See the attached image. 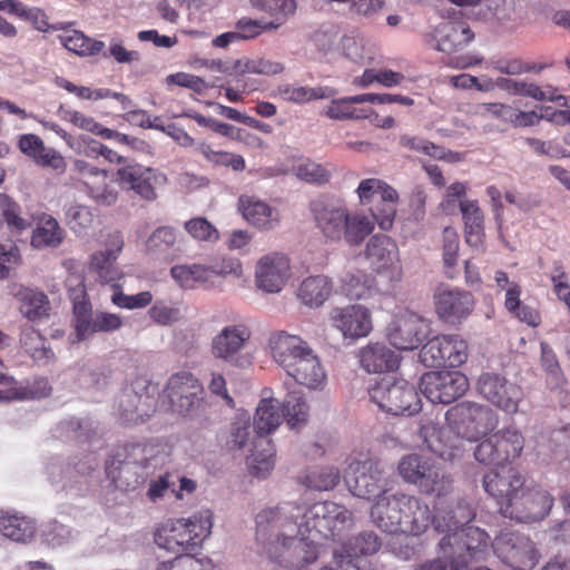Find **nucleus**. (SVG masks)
<instances>
[{"mask_svg":"<svg viewBox=\"0 0 570 570\" xmlns=\"http://www.w3.org/2000/svg\"><path fill=\"white\" fill-rule=\"evenodd\" d=\"M492 547L498 558L514 570H532L539 562L534 542L518 531H502Z\"/></svg>","mask_w":570,"mask_h":570,"instance_id":"15","label":"nucleus"},{"mask_svg":"<svg viewBox=\"0 0 570 570\" xmlns=\"http://www.w3.org/2000/svg\"><path fill=\"white\" fill-rule=\"evenodd\" d=\"M433 304L440 321L459 326L473 314L476 301L470 291L442 285L434 292Z\"/></svg>","mask_w":570,"mask_h":570,"instance_id":"17","label":"nucleus"},{"mask_svg":"<svg viewBox=\"0 0 570 570\" xmlns=\"http://www.w3.org/2000/svg\"><path fill=\"white\" fill-rule=\"evenodd\" d=\"M317 534H298L294 540H289L285 549L282 550L279 559H275L285 567H304L313 563L321 554Z\"/></svg>","mask_w":570,"mask_h":570,"instance_id":"26","label":"nucleus"},{"mask_svg":"<svg viewBox=\"0 0 570 570\" xmlns=\"http://www.w3.org/2000/svg\"><path fill=\"white\" fill-rule=\"evenodd\" d=\"M302 511V504L287 502L257 513L256 540L271 559H279L287 542L303 534Z\"/></svg>","mask_w":570,"mask_h":570,"instance_id":"3","label":"nucleus"},{"mask_svg":"<svg viewBox=\"0 0 570 570\" xmlns=\"http://www.w3.org/2000/svg\"><path fill=\"white\" fill-rule=\"evenodd\" d=\"M36 528L31 519L0 511V533L13 541L26 542L35 534Z\"/></svg>","mask_w":570,"mask_h":570,"instance_id":"41","label":"nucleus"},{"mask_svg":"<svg viewBox=\"0 0 570 570\" xmlns=\"http://www.w3.org/2000/svg\"><path fill=\"white\" fill-rule=\"evenodd\" d=\"M371 400L393 415H413L422 404L415 387L403 379L383 377L368 389Z\"/></svg>","mask_w":570,"mask_h":570,"instance_id":"9","label":"nucleus"},{"mask_svg":"<svg viewBox=\"0 0 570 570\" xmlns=\"http://www.w3.org/2000/svg\"><path fill=\"white\" fill-rule=\"evenodd\" d=\"M0 218L11 234H21L31 226L22 216L21 206L4 193H0Z\"/></svg>","mask_w":570,"mask_h":570,"instance_id":"47","label":"nucleus"},{"mask_svg":"<svg viewBox=\"0 0 570 570\" xmlns=\"http://www.w3.org/2000/svg\"><path fill=\"white\" fill-rule=\"evenodd\" d=\"M287 99L293 102L303 104L315 99L331 98L336 95V90L330 87H287L284 90Z\"/></svg>","mask_w":570,"mask_h":570,"instance_id":"61","label":"nucleus"},{"mask_svg":"<svg viewBox=\"0 0 570 570\" xmlns=\"http://www.w3.org/2000/svg\"><path fill=\"white\" fill-rule=\"evenodd\" d=\"M65 238V232L58 220L48 214H42L36 228L32 230L30 244L33 248H56Z\"/></svg>","mask_w":570,"mask_h":570,"instance_id":"37","label":"nucleus"},{"mask_svg":"<svg viewBox=\"0 0 570 570\" xmlns=\"http://www.w3.org/2000/svg\"><path fill=\"white\" fill-rule=\"evenodd\" d=\"M155 399L135 391L124 392L119 399V414L124 423H144L155 412Z\"/></svg>","mask_w":570,"mask_h":570,"instance_id":"31","label":"nucleus"},{"mask_svg":"<svg viewBox=\"0 0 570 570\" xmlns=\"http://www.w3.org/2000/svg\"><path fill=\"white\" fill-rule=\"evenodd\" d=\"M16 298L20 313L29 321L36 322L49 316L50 301L42 291L21 287L17 292Z\"/></svg>","mask_w":570,"mask_h":570,"instance_id":"36","label":"nucleus"},{"mask_svg":"<svg viewBox=\"0 0 570 570\" xmlns=\"http://www.w3.org/2000/svg\"><path fill=\"white\" fill-rule=\"evenodd\" d=\"M342 292L351 299H365L375 291H381L382 283L367 275L358 268H348L344 271L341 278Z\"/></svg>","mask_w":570,"mask_h":570,"instance_id":"34","label":"nucleus"},{"mask_svg":"<svg viewBox=\"0 0 570 570\" xmlns=\"http://www.w3.org/2000/svg\"><path fill=\"white\" fill-rule=\"evenodd\" d=\"M386 337L395 348L413 351L425 338V325L417 314L402 313L396 315L389 324Z\"/></svg>","mask_w":570,"mask_h":570,"instance_id":"23","label":"nucleus"},{"mask_svg":"<svg viewBox=\"0 0 570 570\" xmlns=\"http://www.w3.org/2000/svg\"><path fill=\"white\" fill-rule=\"evenodd\" d=\"M209 282L214 276L226 277L233 275L239 278L243 275L242 263L235 257H218L212 259L208 264H205Z\"/></svg>","mask_w":570,"mask_h":570,"instance_id":"63","label":"nucleus"},{"mask_svg":"<svg viewBox=\"0 0 570 570\" xmlns=\"http://www.w3.org/2000/svg\"><path fill=\"white\" fill-rule=\"evenodd\" d=\"M332 282L325 275L309 276L303 279L298 287L297 296L303 304L318 307L330 297Z\"/></svg>","mask_w":570,"mask_h":570,"instance_id":"39","label":"nucleus"},{"mask_svg":"<svg viewBox=\"0 0 570 570\" xmlns=\"http://www.w3.org/2000/svg\"><path fill=\"white\" fill-rule=\"evenodd\" d=\"M362 94L351 97H344L332 100L331 105L326 108L325 115L330 119H365L368 118L374 111L372 109H356L352 107L354 104H364L366 100H361Z\"/></svg>","mask_w":570,"mask_h":570,"instance_id":"45","label":"nucleus"},{"mask_svg":"<svg viewBox=\"0 0 570 570\" xmlns=\"http://www.w3.org/2000/svg\"><path fill=\"white\" fill-rule=\"evenodd\" d=\"M238 210L258 229L269 230L279 223L277 209L254 195H242L238 198Z\"/></svg>","mask_w":570,"mask_h":570,"instance_id":"29","label":"nucleus"},{"mask_svg":"<svg viewBox=\"0 0 570 570\" xmlns=\"http://www.w3.org/2000/svg\"><path fill=\"white\" fill-rule=\"evenodd\" d=\"M316 227L331 242L345 239L350 245H360L373 229L372 219L363 214H350L341 204L313 202L311 205Z\"/></svg>","mask_w":570,"mask_h":570,"instance_id":"4","label":"nucleus"},{"mask_svg":"<svg viewBox=\"0 0 570 570\" xmlns=\"http://www.w3.org/2000/svg\"><path fill=\"white\" fill-rule=\"evenodd\" d=\"M497 82L498 86L502 89H505L514 95L531 97L535 100L553 101L559 98V96L556 95V91L552 89V87H548L547 90H544L534 83L517 81L509 78H499Z\"/></svg>","mask_w":570,"mask_h":570,"instance_id":"53","label":"nucleus"},{"mask_svg":"<svg viewBox=\"0 0 570 570\" xmlns=\"http://www.w3.org/2000/svg\"><path fill=\"white\" fill-rule=\"evenodd\" d=\"M264 443L267 445L264 451L259 452L256 450L252 453V469L254 475L257 478H266L274 469L275 464V449L269 440H257L255 448L263 446Z\"/></svg>","mask_w":570,"mask_h":570,"instance_id":"57","label":"nucleus"},{"mask_svg":"<svg viewBox=\"0 0 570 570\" xmlns=\"http://www.w3.org/2000/svg\"><path fill=\"white\" fill-rule=\"evenodd\" d=\"M252 3L275 18L277 27L296 9L295 0H252Z\"/></svg>","mask_w":570,"mask_h":570,"instance_id":"64","label":"nucleus"},{"mask_svg":"<svg viewBox=\"0 0 570 570\" xmlns=\"http://www.w3.org/2000/svg\"><path fill=\"white\" fill-rule=\"evenodd\" d=\"M282 407L283 416L292 429L307 421L308 405L298 393H289Z\"/></svg>","mask_w":570,"mask_h":570,"instance_id":"55","label":"nucleus"},{"mask_svg":"<svg viewBox=\"0 0 570 570\" xmlns=\"http://www.w3.org/2000/svg\"><path fill=\"white\" fill-rule=\"evenodd\" d=\"M469 380L459 371L428 372L421 376L420 389L432 403L450 404L469 390Z\"/></svg>","mask_w":570,"mask_h":570,"instance_id":"18","label":"nucleus"},{"mask_svg":"<svg viewBox=\"0 0 570 570\" xmlns=\"http://www.w3.org/2000/svg\"><path fill=\"white\" fill-rule=\"evenodd\" d=\"M61 118L73 126L89 131L91 134L98 135L102 138H111L114 135V130L104 127L101 124L96 121L92 117L87 116L78 110L66 109L61 110Z\"/></svg>","mask_w":570,"mask_h":570,"instance_id":"56","label":"nucleus"},{"mask_svg":"<svg viewBox=\"0 0 570 570\" xmlns=\"http://www.w3.org/2000/svg\"><path fill=\"white\" fill-rule=\"evenodd\" d=\"M361 367L367 373H384L397 368L399 355L383 343H368L358 351Z\"/></svg>","mask_w":570,"mask_h":570,"instance_id":"30","label":"nucleus"},{"mask_svg":"<svg viewBox=\"0 0 570 570\" xmlns=\"http://www.w3.org/2000/svg\"><path fill=\"white\" fill-rule=\"evenodd\" d=\"M476 386L484 399L507 413H515L523 399L522 387L498 373L481 374Z\"/></svg>","mask_w":570,"mask_h":570,"instance_id":"19","label":"nucleus"},{"mask_svg":"<svg viewBox=\"0 0 570 570\" xmlns=\"http://www.w3.org/2000/svg\"><path fill=\"white\" fill-rule=\"evenodd\" d=\"M62 46L81 57L95 56L104 51L105 42L87 37L79 30L59 37Z\"/></svg>","mask_w":570,"mask_h":570,"instance_id":"49","label":"nucleus"},{"mask_svg":"<svg viewBox=\"0 0 570 570\" xmlns=\"http://www.w3.org/2000/svg\"><path fill=\"white\" fill-rule=\"evenodd\" d=\"M289 259L284 254H267L257 262L256 285L266 293H278L289 278Z\"/></svg>","mask_w":570,"mask_h":570,"instance_id":"24","label":"nucleus"},{"mask_svg":"<svg viewBox=\"0 0 570 570\" xmlns=\"http://www.w3.org/2000/svg\"><path fill=\"white\" fill-rule=\"evenodd\" d=\"M114 180L125 190L134 191L141 199L154 202L157 198L155 185L157 174L150 168L134 160L118 167Z\"/></svg>","mask_w":570,"mask_h":570,"instance_id":"21","label":"nucleus"},{"mask_svg":"<svg viewBox=\"0 0 570 570\" xmlns=\"http://www.w3.org/2000/svg\"><path fill=\"white\" fill-rule=\"evenodd\" d=\"M330 322L334 328L342 333L344 338H363L370 335L373 330L370 309L360 304L334 307L330 312Z\"/></svg>","mask_w":570,"mask_h":570,"instance_id":"22","label":"nucleus"},{"mask_svg":"<svg viewBox=\"0 0 570 570\" xmlns=\"http://www.w3.org/2000/svg\"><path fill=\"white\" fill-rule=\"evenodd\" d=\"M212 513L200 511L189 518L167 519L154 531V541L168 552H193L212 532Z\"/></svg>","mask_w":570,"mask_h":570,"instance_id":"6","label":"nucleus"},{"mask_svg":"<svg viewBox=\"0 0 570 570\" xmlns=\"http://www.w3.org/2000/svg\"><path fill=\"white\" fill-rule=\"evenodd\" d=\"M282 417L284 416L282 411H279L277 400L263 399L256 409L254 417V429L258 434L257 440L265 439V435L275 431L281 424Z\"/></svg>","mask_w":570,"mask_h":570,"instance_id":"42","label":"nucleus"},{"mask_svg":"<svg viewBox=\"0 0 570 570\" xmlns=\"http://www.w3.org/2000/svg\"><path fill=\"white\" fill-rule=\"evenodd\" d=\"M344 481L355 497L371 500L384 495L383 472L372 460L351 462L345 470Z\"/></svg>","mask_w":570,"mask_h":570,"instance_id":"20","label":"nucleus"},{"mask_svg":"<svg viewBox=\"0 0 570 570\" xmlns=\"http://www.w3.org/2000/svg\"><path fill=\"white\" fill-rule=\"evenodd\" d=\"M106 473L115 488L125 492L135 491L141 487L149 476V471H139L136 465L120 461L117 466H115V461L107 462Z\"/></svg>","mask_w":570,"mask_h":570,"instance_id":"35","label":"nucleus"},{"mask_svg":"<svg viewBox=\"0 0 570 570\" xmlns=\"http://www.w3.org/2000/svg\"><path fill=\"white\" fill-rule=\"evenodd\" d=\"M250 330L244 324L225 326L212 342L213 354L225 361L237 354L250 338Z\"/></svg>","mask_w":570,"mask_h":570,"instance_id":"32","label":"nucleus"},{"mask_svg":"<svg viewBox=\"0 0 570 570\" xmlns=\"http://www.w3.org/2000/svg\"><path fill=\"white\" fill-rule=\"evenodd\" d=\"M121 248L122 242L118 239L116 249L109 248L100 250L91 256L90 268L98 274L102 282L110 283L118 278V271L115 267V263Z\"/></svg>","mask_w":570,"mask_h":570,"instance_id":"48","label":"nucleus"},{"mask_svg":"<svg viewBox=\"0 0 570 570\" xmlns=\"http://www.w3.org/2000/svg\"><path fill=\"white\" fill-rule=\"evenodd\" d=\"M469 356L468 342L459 334H442L429 340L420 352L426 367H459Z\"/></svg>","mask_w":570,"mask_h":570,"instance_id":"16","label":"nucleus"},{"mask_svg":"<svg viewBox=\"0 0 570 570\" xmlns=\"http://www.w3.org/2000/svg\"><path fill=\"white\" fill-rule=\"evenodd\" d=\"M160 448L154 443H134L126 446V456L121 462L136 465L139 471L151 472L153 461L159 455Z\"/></svg>","mask_w":570,"mask_h":570,"instance_id":"52","label":"nucleus"},{"mask_svg":"<svg viewBox=\"0 0 570 570\" xmlns=\"http://www.w3.org/2000/svg\"><path fill=\"white\" fill-rule=\"evenodd\" d=\"M67 286L73 314L75 338L71 340L72 344L85 341L96 333L115 332L122 326V318L118 314L92 312L83 277L79 275L69 276Z\"/></svg>","mask_w":570,"mask_h":570,"instance_id":"5","label":"nucleus"},{"mask_svg":"<svg viewBox=\"0 0 570 570\" xmlns=\"http://www.w3.org/2000/svg\"><path fill=\"white\" fill-rule=\"evenodd\" d=\"M236 72L239 73H258L274 76L283 71V65L277 61L264 58L237 60L234 66Z\"/></svg>","mask_w":570,"mask_h":570,"instance_id":"59","label":"nucleus"},{"mask_svg":"<svg viewBox=\"0 0 570 570\" xmlns=\"http://www.w3.org/2000/svg\"><path fill=\"white\" fill-rule=\"evenodd\" d=\"M524 485V478L521 473L510 468L504 474L497 471H490L483 478V488L485 492L497 500L500 513L503 515V505L517 494Z\"/></svg>","mask_w":570,"mask_h":570,"instance_id":"25","label":"nucleus"},{"mask_svg":"<svg viewBox=\"0 0 570 570\" xmlns=\"http://www.w3.org/2000/svg\"><path fill=\"white\" fill-rule=\"evenodd\" d=\"M268 346L274 361L284 370L288 368L309 346L297 335L285 331L274 332L269 335Z\"/></svg>","mask_w":570,"mask_h":570,"instance_id":"28","label":"nucleus"},{"mask_svg":"<svg viewBox=\"0 0 570 570\" xmlns=\"http://www.w3.org/2000/svg\"><path fill=\"white\" fill-rule=\"evenodd\" d=\"M196 151L214 167H230L235 171H243L246 167L245 159L242 155L216 150L210 144L205 141L197 144Z\"/></svg>","mask_w":570,"mask_h":570,"instance_id":"50","label":"nucleus"},{"mask_svg":"<svg viewBox=\"0 0 570 570\" xmlns=\"http://www.w3.org/2000/svg\"><path fill=\"white\" fill-rule=\"evenodd\" d=\"M371 518L384 532L409 535L422 534L435 520L428 503L405 493H384L372 505Z\"/></svg>","mask_w":570,"mask_h":570,"instance_id":"2","label":"nucleus"},{"mask_svg":"<svg viewBox=\"0 0 570 570\" xmlns=\"http://www.w3.org/2000/svg\"><path fill=\"white\" fill-rule=\"evenodd\" d=\"M178 232L171 226L156 228L146 242V247L151 253H165L174 247Z\"/></svg>","mask_w":570,"mask_h":570,"instance_id":"60","label":"nucleus"},{"mask_svg":"<svg viewBox=\"0 0 570 570\" xmlns=\"http://www.w3.org/2000/svg\"><path fill=\"white\" fill-rule=\"evenodd\" d=\"M460 209L465 225V240L473 247H480L484 239V216L476 200H461Z\"/></svg>","mask_w":570,"mask_h":570,"instance_id":"38","label":"nucleus"},{"mask_svg":"<svg viewBox=\"0 0 570 570\" xmlns=\"http://www.w3.org/2000/svg\"><path fill=\"white\" fill-rule=\"evenodd\" d=\"M185 230L198 242L214 243L219 238L217 228L205 217H194L185 222Z\"/></svg>","mask_w":570,"mask_h":570,"instance_id":"62","label":"nucleus"},{"mask_svg":"<svg viewBox=\"0 0 570 570\" xmlns=\"http://www.w3.org/2000/svg\"><path fill=\"white\" fill-rule=\"evenodd\" d=\"M285 371L298 384L311 390L323 387L326 381V373L321 361L311 347Z\"/></svg>","mask_w":570,"mask_h":570,"instance_id":"27","label":"nucleus"},{"mask_svg":"<svg viewBox=\"0 0 570 570\" xmlns=\"http://www.w3.org/2000/svg\"><path fill=\"white\" fill-rule=\"evenodd\" d=\"M490 544L489 534L474 525H466L452 533H446L440 540L441 549L446 558H451L454 566L460 570L471 561L481 559L488 551Z\"/></svg>","mask_w":570,"mask_h":570,"instance_id":"11","label":"nucleus"},{"mask_svg":"<svg viewBox=\"0 0 570 570\" xmlns=\"http://www.w3.org/2000/svg\"><path fill=\"white\" fill-rule=\"evenodd\" d=\"M108 180V171L105 169L90 175L88 180H83L90 197L99 205L110 206L117 202L118 191Z\"/></svg>","mask_w":570,"mask_h":570,"instance_id":"46","label":"nucleus"},{"mask_svg":"<svg viewBox=\"0 0 570 570\" xmlns=\"http://www.w3.org/2000/svg\"><path fill=\"white\" fill-rule=\"evenodd\" d=\"M523 448L522 433L514 428H507L482 440L474 450V458L481 464L499 466L517 460Z\"/></svg>","mask_w":570,"mask_h":570,"instance_id":"12","label":"nucleus"},{"mask_svg":"<svg viewBox=\"0 0 570 570\" xmlns=\"http://www.w3.org/2000/svg\"><path fill=\"white\" fill-rule=\"evenodd\" d=\"M20 344L23 351L39 364H48L55 358V353L47 340L32 326L22 327Z\"/></svg>","mask_w":570,"mask_h":570,"instance_id":"40","label":"nucleus"},{"mask_svg":"<svg viewBox=\"0 0 570 570\" xmlns=\"http://www.w3.org/2000/svg\"><path fill=\"white\" fill-rule=\"evenodd\" d=\"M474 39L469 24L463 21H448L436 29V49L442 52H452L465 47Z\"/></svg>","mask_w":570,"mask_h":570,"instance_id":"33","label":"nucleus"},{"mask_svg":"<svg viewBox=\"0 0 570 570\" xmlns=\"http://www.w3.org/2000/svg\"><path fill=\"white\" fill-rule=\"evenodd\" d=\"M553 505V497L541 487L522 485L520 491L503 505V517L530 523L544 519Z\"/></svg>","mask_w":570,"mask_h":570,"instance_id":"14","label":"nucleus"},{"mask_svg":"<svg viewBox=\"0 0 570 570\" xmlns=\"http://www.w3.org/2000/svg\"><path fill=\"white\" fill-rule=\"evenodd\" d=\"M365 257L382 283L383 293H392L403 277L396 243L387 235H373L366 244Z\"/></svg>","mask_w":570,"mask_h":570,"instance_id":"10","label":"nucleus"},{"mask_svg":"<svg viewBox=\"0 0 570 570\" xmlns=\"http://www.w3.org/2000/svg\"><path fill=\"white\" fill-rule=\"evenodd\" d=\"M166 391L173 411L183 416H196L206 406L204 386L191 373L171 375Z\"/></svg>","mask_w":570,"mask_h":570,"instance_id":"13","label":"nucleus"},{"mask_svg":"<svg viewBox=\"0 0 570 570\" xmlns=\"http://www.w3.org/2000/svg\"><path fill=\"white\" fill-rule=\"evenodd\" d=\"M475 518V512L466 502H459L454 510L448 511L445 515H435L434 529L439 533H452L466 525Z\"/></svg>","mask_w":570,"mask_h":570,"instance_id":"44","label":"nucleus"},{"mask_svg":"<svg viewBox=\"0 0 570 570\" xmlns=\"http://www.w3.org/2000/svg\"><path fill=\"white\" fill-rule=\"evenodd\" d=\"M303 534H317L320 539H341L354 525L353 513L332 501L302 504Z\"/></svg>","mask_w":570,"mask_h":570,"instance_id":"7","label":"nucleus"},{"mask_svg":"<svg viewBox=\"0 0 570 570\" xmlns=\"http://www.w3.org/2000/svg\"><path fill=\"white\" fill-rule=\"evenodd\" d=\"M397 470L403 480L428 495L445 497L452 490L451 475L431 459L412 453L401 459Z\"/></svg>","mask_w":570,"mask_h":570,"instance_id":"8","label":"nucleus"},{"mask_svg":"<svg viewBox=\"0 0 570 570\" xmlns=\"http://www.w3.org/2000/svg\"><path fill=\"white\" fill-rule=\"evenodd\" d=\"M338 481V470L332 466H327L322 468L318 471H312L307 473L303 479V484L308 489L327 491L335 488Z\"/></svg>","mask_w":570,"mask_h":570,"instance_id":"58","label":"nucleus"},{"mask_svg":"<svg viewBox=\"0 0 570 570\" xmlns=\"http://www.w3.org/2000/svg\"><path fill=\"white\" fill-rule=\"evenodd\" d=\"M157 570H216V566L209 558H195L189 552L160 562Z\"/></svg>","mask_w":570,"mask_h":570,"instance_id":"54","label":"nucleus"},{"mask_svg":"<svg viewBox=\"0 0 570 570\" xmlns=\"http://www.w3.org/2000/svg\"><path fill=\"white\" fill-rule=\"evenodd\" d=\"M170 275L181 288L186 289L209 283L205 264L175 265L170 268Z\"/></svg>","mask_w":570,"mask_h":570,"instance_id":"51","label":"nucleus"},{"mask_svg":"<svg viewBox=\"0 0 570 570\" xmlns=\"http://www.w3.org/2000/svg\"><path fill=\"white\" fill-rule=\"evenodd\" d=\"M487 406L461 402L445 413L448 428L428 421L421 424L419 434L429 450L443 460H454L463 453L464 441L476 440L489 420Z\"/></svg>","mask_w":570,"mask_h":570,"instance_id":"1","label":"nucleus"},{"mask_svg":"<svg viewBox=\"0 0 570 570\" xmlns=\"http://www.w3.org/2000/svg\"><path fill=\"white\" fill-rule=\"evenodd\" d=\"M397 202V191L393 187L385 188L383 195L374 203L370 204V212L373 217L372 222H376L379 227L383 230L391 229L396 215Z\"/></svg>","mask_w":570,"mask_h":570,"instance_id":"43","label":"nucleus"}]
</instances>
